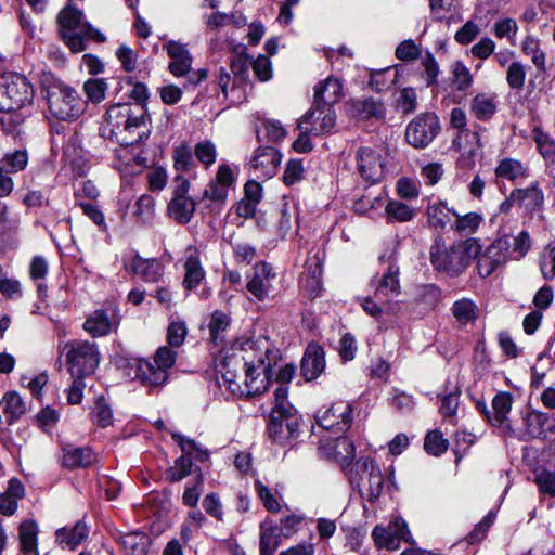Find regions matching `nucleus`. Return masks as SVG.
I'll use <instances>...</instances> for the list:
<instances>
[{
    "instance_id": "f257e3e1",
    "label": "nucleus",
    "mask_w": 555,
    "mask_h": 555,
    "mask_svg": "<svg viewBox=\"0 0 555 555\" xmlns=\"http://www.w3.org/2000/svg\"><path fill=\"white\" fill-rule=\"evenodd\" d=\"M276 361L278 350L267 337L260 336L235 341L216 367L230 392L254 397L268 389L270 371Z\"/></svg>"
},
{
    "instance_id": "f03ea898",
    "label": "nucleus",
    "mask_w": 555,
    "mask_h": 555,
    "mask_svg": "<svg viewBox=\"0 0 555 555\" xmlns=\"http://www.w3.org/2000/svg\"><path fill=\"white\" fill-rule=\"evenodd\" d=\"M107 121L122 145H133L147 137L150 118L140 104H116L107 109Z\"/></svg>"
},
{
    "instance_id": "7ed1b4c3",
    "label": "nucleus",
    "mask_w": 555,
    "mask_h": 555,
    "mask_svg": "<svg viewBox=\"0 0 555 555\" xmlns=\"http://www.w3.org/2000/svg\"><path fill=\"white\" fill-rule=\"evenodd\" d=\"M60 36L74 53L86 50L87 42H104L105 36L83 18V13L73 5L65 7L57 15Z\"/></svg>"
},
{
    "instance_id": "20e7f679",
    "label": "nucleus",
    "mask_w": 555,
    "mask_h": 555,
    "mask_svg": "<svg viewBox=\"0 0 555 555\" xmlns=\"http://www.w3.org/2000/svg\"><path fill=\"white\" fill-rule=\"evenodd\" d=\"M480 250L481 245L475 237L459 241L448 249L436 243L430 248V260L438 271L459 275L477 258Z\"/></svg>"
},
{
    "instance_id": "39448f33",
    "label": "nucleus",
    "mask_w": 555,
    "mask_h": 555,
    "mask_svg": "<svg viewBox=\"0 0 555 555\" xmlns=\"http://www.w3.org/2000/svg\"><path fill=\"white\" fill-rule=\"evenodd\" d=\"M63 351L70 376H89L94 373L100 363L96 344L88 340L68 341L64 345Z\"/></svg>"
},
{
    "instance_id": "423d86ee",
    "label": "nucleus",
    "mask_w": 555,
    "mask_h": 555,
    "mask_svg": "<svg viewBox=\"0 0 555 555\" xmlns=\"http://www.w3.org/2000/svg\"><path fill=\"white\" fill-rule=\"evenodd\" d=\"M49 109L60 120H76L86 108L85 101L70 87L60 85L49 91Z\"/></svg>"
},
{
    "instance_id": "0eeeda50",
    "label": "nucleus",
    "mask_w": 555,
    "mask_h": 555,
    "mask_svg": "<svg viewBox=\"0 0 555 555\" xmlns=\"http://www.w3.org/2000/svg\"><path fill=\"white\" fill-rule=\"evenodd\" d=\"M348 475L351 483L365 490L370 500L380 494L384 479L379 466L373 459H360L348 472Z\"/></svg>"
},
{
    "instance_id": "6e6552de",
    "label": "nucleus",
    "mask_w": 555,
    "mask_h": 555,
    "mask_svg": "<svg viewBox=\"0 0 555 555\" xmlns=\"http://www.w3.org/2000/svg\"><path fill=\"white\" fill-rule=\"evenodd\" d=\"M34 89L23 75H12L7 78L0 89V111H18L29 104Z\"/></svg>"
},
{
    "instance_id": "1a4fd4ad",
    "label": "nucleus",
    "mask_w": 555,
    "mask_h": 555,
    "mask_svg": "<svg viewBox=\"0 0 555 555\" xmlns=\"http://www.w3.org/2000/svg\"><path fill=\"white\" fill-rule=\"evenodd\" d=\"M301 426V417L296 411H272L268 424L269 437L278 444L287 446L298 438Z\"/></svg>"
},
{
    "instance_id": "9d476101",
    "label": "nucleus",
    "mask_w": 555,
    "mask_h": 555,
    "mask_svg": "<svg viewBox=\"0 0 555 555\" xmlns=\"http://www.w3.org/2000/svg\"><path fill=\"white\" fill-rule=\"evenodd\" d=\"M439 118L434 113L417 115L406 127L405 139L415 149L426 147L440 131Z\"/></svg>"
},
{
    "instance_id": "9b49d317",
    "label": "nucleus",
    "mask_w": 555,
    "mask_h": 555,
    "mask_svg": "<svg viewBox=\"0 0 555 555\" xmlns=\"http://www.w3.org/2000/svg\"><path fill=\"white\" fill-rule=\"evenodd\" d=\"M511 238L501 236L494 240L477 256V272L481 278L491 275L498 268L506 263L509 258Z\"/></svg>"
},
{
    "instance_id": "f8f14e48",
    "label": "nucleus",
    "mask_w": 555,
    "mask_h": 555,
    "mask_svg": "<svg viewBox=\"0 0 555 555\" xmlns=\"http://www.w3.org/2000/svg\"><path fill=\"white\" fill-rule=\"evenodd\" d=\"M336 125V113L331 105L313 103L312 108L298 121V129L322 135L330 133Z\"/></svg>"
},
{
    "instance_id": "ddd939ff",
    "label": "nucleus",
    "mask_w": 555,
    "mask_h": 555,
    "mask_svg": "<svg viewBox=\"0 0 555 555\" xmlns=\"http://www.w3.org/2000/svg\"><path fill=\"white\" fill-rule=\"evenodd\" d=\"M173 196L168 204L169 216L180 224H186L195 211V202L188 196L190 182L182 176L173 180Z\"/></svg>"
},
{
    "instance_id": "4468645a",
    "label": "nucleus",
    "mask_w": 555,
    "mask_h": 555,
    "mask_svg": "<svg viewBox=\"0 0 555 555\" xmlns=\"http://www.w3.org/2000/svg\"><path fill=\"white\" fill-rule=\"evenodd\" d=\"M372 538L377 547L396 551L402 541H410V531L404 519L396 516L386 527L375 526L372 530Z\"/></svg>"
},
{
    "instance_id": "2eb2a0df",
    "label": "nucleus",
    "mask_w": 555,
    "mask_h": 555,
    "mask_svg": "<svg viewBox=\"0 0 555 555\" xmlns=\"http://www.w3.org/2000/svg\"><path fill=\"white\" fill-rule=\"evenodd\" d=\"M356 160L357 170L364 180L378 182L384 177L385 160L376 150L360 147L356 153Z\"/></svg>"
},
{
    "instance_id": "dca6fc26",
    "label": "nucleus",
    "mask_w": 555,
    "mask_h": 555,
    "mask_svg": "<svg viewBox=\"0 0 555 555\" xmlns=\"http://www.w3.org/2000/svg\"><path fill=\"white\" fill-rule=\"evenodd\" d=\"M119 321L120 318L114 308H101L87 317L83 330L92 337H103L115 331Z\"/></svg>"
},
{
    "instance_id": "f3484780",
    "label": "nucleus",
    "mask_w": 555,
    "mask_h": 555,
    "mask_svg": "<svg viewBox=\"0 0 555 555\" xmlns=\"http://www.w3.org/2000/svg\"><path fill=\"white\" fill-rule=\"evenodd\" d=\"M281 159L279 150L273 146H261L254 152L249 167L258 178L268 179L276 173Z\"/></svg>"
},
{
    "instance_id": "a211bd4d",
    "label": "nucleus",
    "mask_w": 555,
    "mask_h": 555,
    "mask_svg": "<svg viewBox=\"0 0 555 555\" xmlns=\"http://www.w3.org/2000/svg\"><path fill=\"white\" fill-rule=\"evenodd\" d=\"M276 273L266 262H259L254 267V274L247 283V289L257 299L264 300L274 291Z\"/></svg>"
},
{
    "instance_id": "6ab92c4d",
    "label": "nucleus",
    "mask_w": 555,
    "mask_h": 555,
    "mask_svg": "<svg viewBox=\"0 0 555 555\" xmlns=\"http://www.w3.org/2000/svg\"><path fill=\"white\" fill-rule=\"evenodd\" d=\"M352 412L350 403H335L319 417V424L325 429L345 433L351 426Z\"/></svg>"
},
{
    "instance_id": "aec40b11",
    "label": "nucleus",
    "mask_w": 555,
    "mask_h": 555,
    "mask_svg": "<svg viewBox=\"0 0 555 555\" xmlns=\"http://www.w3.org/2000/svg\"><path fill=\"white\" fill-rule=\"evenodd\" d=\"M128 374L131 378L140 379L142 384L149 386H162L168 378V373L156 365L154 361L143 359H134Z\"/></svg>"
},
{
    "instance_id": "412c9836",
    "label": "nucleus",
    "mask_w": 555,
    "mask_h": 555,
    "mask_svg": "<svg viewBox=\"0 0 555 555\" xmlns=\"http://www.w3.org/2000/svg\"><path fill=\"white\" fill-rule=\"evenodd\" d=\"M164 48L171 59L168 66L170 73L176 77L185 76L192 67V56L186 47L179 41L170 40Z\"/></svg>"
},
{
    "instance_id": "4be33fe9",
    "label": "nucleus",
    "mask_w": 555,
    "mask_h": 555,
    "mask_svg": "<svg viewBox=\"0 0 555 555\" xmlns=\"http://www.w3.org/2000/svg\"><path fill=\"white\" fill-rule=\"evenodd\" d=\"M495 180L520 183L529 177V168L522 162L512 157L502 158L494 169Z\"/></svg>"
},
{
    "instance_id": "5701e85b",
    "label": "nucleus",
    "mask_w": 555,
    "mask_h": 555,
    "mask_svg": "<svg viewBox=\"0 0 555 555\" xmlns=\"http://www.w3.org/2000/svg\"><path fill=\"white\" fill-rule=\"evenodd\" d=\"M127 270L145 282L154 283L163 275V267L156 259H145L134 255L125 263Z\"/></svg>"
},
{
    "instance_id": "b1692460",
    "label": "nucleus",
    "mask_w": 555,
    "mask_h": 555,
    "mask_svg": "<svg viewBox=\"0 0 555 555\" xmlns=\"http://www.w3.org/2000/svg\"><path fill=\"white\" fill-rule=\"evenodd\" d=\"M347 111L350 116L362 120L370 118H383L385 115L383 102L373 98L350 100L347 103Z\"/></svg>"
},
{
    "instance_id": "393cba45",
    "label": "nucleus",
    "mask_w": 555,
    "mask_h": 555,
    "mask_svg": "<svg viewBox=\"0 0 555 555\" xmlns=\"http://www.w3.org/2000/svg\"><path fill=\"white\" fill-rule=\"evenodd\" d=\"M325 369V352L318 344H309L301 360V373L306 380L315 379Z\"/></svg>"
},
{
    "instance_id": "a878e982",
    "label": "nucleus",
    "mask_w": 555,
    "mask_h": 555,
    "mask_svg": "<svg viewBox=\"0 0 555 555\" xmlns=\"http://www.w3.org/2000/svg\"><path fill=\"white\" fill-rule=\"evenodd\" d=\"M96 462V454L88 447H63L62 463L69 469L87 468Z\"/></svg>"
},
{
    "instance_id": "bb28decb",
    "label": "nucleus",
    "mask_w": 555,
    "mask_h": 555,
    "mask_svg": "<svg viewBox=\"0 0 555 555\" xmlns=\"http://www.w3.org/2000/svg\"><path fill=\"white\" fill-rule=\"evenodd\" d=\"M186 253L188 255L183 264L184 278L182 284L185 289L191 291L202 283L206 273L202 266L198 251L190 247Z\"/></svg>"
},
{
    "instance_id": "cd10ccee",
    "label": "nucleus",
    "mask_w": 555,
    "mask_h": 555,
    "mask_svg": "<svg viewBox=\"0 0 555 555\" xmlns=\"http://www.w3.org/2000/svg\"><path fill=\"white\" fill-rule=\"evenodd\" d=\"M344 96L343 83L338 78L327 77L314 88V102L323 105L338 103Z\"/></svg>"
},
{
    "instance_id": "c85d7f7f",
    "label": "nucleus",
    "mask_w": 555,
    "mask_h": 555,
    "mask_svg": "<svg viewBox=\"0 0 555 555\" xmlns=\"http://www.w3.org/2000/svg\"><path fill=\"white\" fill-rule=\"evenodd\" d=\"M25 495L24 485L17 478H11L7 490L0 494V513L12 516L18 507V501Z\"/></svg>"
},
{
    "instance_id": "c756f323",
    "label": "nucleus",
    "mask_w": 555,
    "mask_h": 555,
    "mask_svg": "<svg viewBox=\"0 0 555 555\" xmlns=\"http://www.w3.org/2000/svg\"><path fill=\"white\" fill-rule=\"evenodd\" d=\"M498 111V99L494 93L480 92L470 100V113L482 121L490 120Z\"/></svg>"
},
{
    "instance_id": "7c9ffc66",
    "label": "nucleus",
    "mask_w": 555,
    "mask_h": 555,
    "mask_svg": "<svg viewBox=\"0 0 555 555\" xmlns=\"http://www.w3.org/2000/svg\"><path fill=\"white\" fill-rule=\"evenodd\" d=\"M282 533L279 531V526L267 517L260 525L259 533V548L260 553L274 554L281 544Z\"/></svg>"
},
{
    "instance_id": "2f4dec72",
    "label": "nucleus",
    "mask_w": 555,
    "mask_h": 555,
    "mask_svg": "<svg viewBox=\"0 0 555 555\" xmlns=\"http://www.w3.org/2000/svg\"><path fill=\"white\" fill-rule=\"evenodd\" d=\"M513 199H517V204L527 210L534 211L542 207L544 194L539 182H534L528 188L514 189Z\"/></svg>"
},
{
    "instance_id": "473e14b6",
    "label": "nucleus",
    "mask_w": 555,
    "mask_h": 555,
    "mask_svg": "<svg viewBox=\"0 0 555 555\" xmlns=\"http://www.w3.org/2000/svg\"><path fill=\"white\" fill-rule=\"evenodd\" d=\"M451 312L461 326H466L477 320L479 308L473 299L463 297L454 301Z\"/></svg>"
},
{
    "instance_id": "72a5a7b5",
    "label": "nucleus",
    "mask_w": 555,
    "mask_h": 555,
    "mask_svg": "<svg viewBox=\"0 0 555 555\" xmlns=\"http://www.w3.org/2000/svg\"><path fill=\"white\" fill-rule=\"evenodd\" d=\"M399 268L396 266H390L388 270L384 273L379 285L377 286L374 297L383 301L384 298L397 296L400 293V283H399Z\"/></svg>"
},
{
    "instance_id": "f704fd0d",
    "label": "nucleus",
    "mask_w": 555,
    "mask_h": 555,
    "mask_svg": "<svg viewBox=\"0 0 555 555\" xmlns=\"http://www.w3.org/2000/svg\"><path fill=\"white\" fill-rule=\"evenodd\" d=\"M521 51L530 57L538 72H546V54L541 47L540 39L531 35L526 36L521 42Z\"/></svg>"
},
{
    "instance_id": "c9c22d12",
    "label": "nucleus",
    "mask_w": 555,
    "mask_h": 555,
    "mask_svg": "<svg viewBox=\"0 0 555 555\" xmlns=\"http://www.w3.org/2000/svg\"><path fill=\"white\" fill-rule=\"evenodd\" d=\"M513 397L509 392L502 391L492 399L493 415L489 417L492 426H503L507 421V415L512 410Z\"/></svg>"
},
{
    "instance_id": "e433bc0d",
    "label": "nucleus",
    "mask_w": 555,
    "mask_h": 555,
    "mask_svg": "<svg viewBox=\"0 0 555 555\" xmlns=\"http://www.w3.org/2000/svg\"><path fill=\"white\" fill-rule=\"evenodd\" d=\"M88 535L86 525L77 522L73 528H61L56 531V542L63 547L75 550Z\"/></svg>"
},
{
    "instance_id": "4c0bfd02",
    "label": "nucleus",
    "mask_w": 555,
    "mask_h": 555,
    "mask_svg": "<svg viewBox=\"0 0 555 555\" xmlns=\"http://www.w3.org/2000/svg\"><path fill=\"white\" fill-rule=\"evenodd\" d=\"M1 403L3 404V413L9 424L16 422L26 412V405L23 399L15 391L7 392Z\"/></svg>"
},
{
    "instance_id": "58836bf2",
    "label": "nucleus",
    "mask_w": 555,
    "mask_h": 555,
    "mask_svg": "<svg viewBox=\"0 0 555 555\" xmlns=\"http://www.w3.org/2000/svg\"><path fill=\"white\" fill-rule=\"evenodd\" d=\"M172 438L179 444L183 454L191 461L194 459L197 462L204 463L209 460V452L194 440L185 438L181 434H172Z\"/></svg>"
},
{
    "instance_id": "ea45409f",
    "label": "nucleus",
    "mask_w": 555,
    "mask_h": 555,
    "mask_svg": "<svg viewBox=\"0 0 555 555\" xmlns=\"http://www.w3.org/2000/svg\"><path fill=\"white\" fill-rule=\"evenodd\" d=\"M385 215L388 222H408L414 218L415 211L406 204L392 199L385 206Z\"/></svg>"
},
{
    "instance_id": "a19ab883",
    "label": "nucleus",
    "mask_w": 555,
    "mask_h": 555,
    "mask_svg": "<svg viewBox=\"0 0 555 555\" xmlns=\"http://www.w3.org/2000/svg\"><path fill=\"white\" fill-rule=\"evenodd\" d=\"M450 211L456 218L451 227L457 233H474L483 220L478 212H467L461 216L456 210Z\"/></svg>"
},
{
    "instance_id": "79ce46f5",
    "label": "nucleus",
    "mask_w": 555,
    "mask_h": 555,
    "mask_svg": "<svg viewBox=\"0 0 555 555\" xmlns=\"http://www.w3.org/2000/svg\"><path fill=\"white\" fill-rule=\"evenodd\" d=\"M417 106V93L412 87H405L395 94V107L403 114H411Z\"/></svg>"
},
{
    "instance_id": "37998d69",
    "label": "nucleus",
    "mask_w": 555,
    "mask_h": 555,
    "mask_svg": "<svg viewBox=\"0 0 555 555\" xmlns=\"http://www.w3.org/2000/svg\"><path fill=\"white\" fill-rule=\"evenodd\" d=\"M38 525L34 520H25L20 525L18 539L21 548L38 550Z\"/></svg>"
},
{
    "instance_id": "c03bdc74",
    "label": "nucleus",
    "mask_w": 555,
    "mask_h": 555,
    "mask_svg": "<svg viewBox=\"0 0 555 555\" xmlns=\"http://www.w3.org/2000/svg\"><path fill=\"white\" fill-rule=\"evenodd\" d=\"M286 137V130L280 121L263 119L257 130L258 140L267 139L271 142H280Z\"/></svg>"
},
{
    "instance_id": "a18cd8bd",
    "label": "nucleus",
    "mask_w": 555,
    "mask_h": 555,
    "mask_svg": "<svg viewBox=\"0 0 555 555\" xmlns=\"http://www.w3.org/2000/svg\"><path fill=\"white\" fill-rule=\"evenodd\" d=\"M450 210L446 202H438L429 205L426 210L428 223L436 229H443L449 220Z\"/></svg>"
},
{
    "instance_id": "49530a36",
    "label": "nucleus",
    "mask_w": 555,
    "mask_h": 555,
    "mask_svg": "<svg viewBox=\"0 0 555 555\" xmlns=\"http://www.w3.org/2000/svg\"><path fill=\"white\" fill-rule=\"evenodd\" d=\"M28 164V154L25 150H16L3 155L0 166L10 173L23 171Z\"/></svg>"
},
{
    "instance_id": "de8ad7c7",
    "label": "nucleus",
    "mask_w": 555,
    "mask_h": 555,
    "mask_svg": "<svg viewBox=\"0 0 555 555\" xmlns=\"http://www.w3.org/2000/svg\"><path fill=\"white\" fill-rule=\"evenodd\" d=\"M125 555H146L147 537L141 533H129L122 538Z\"/></svg>"
},
{
    "instance_id": "09e8293b",
    "label": "nucleus",
    "mask_w": 555,
    "mask_h": 555,
    "mask_svg": "<svg viewBox=\"0 0 555 555\" xmlns=\"http://www.w3.org/2000/svg\"><path fill=\"white\" fill-rule=\"evenodd\" d=\"M192 462L183 453L167 469L166 477L170 482H179L192 473Z\"/></svg>"
},
{
    "instance_id": "8fccbe9b",
    "label": "nucleus",
    "mask_w": 555,
    "mask_h": 555,
    "mask_svg": "<svg viewBox=\"0 0 555 555\" xmlns=\"http://www.w3.org/2000/svg\"><path fill=\"white\" fill-rule=\"evenodd\" d=\"M203 485L204 479L201 469H197L196 478L193 482H189L185 486L183 495H182V503L191 508H194L197 506V503L199 501L202 491H203Z\"/></svg>"
},
{
    "instance_id": "3c124183",
    "label": "nucleus",
    "mask_w": 555,
    "mask_h": 555,
    "mask_svg": "<svg viewBox=\"0 0 555 555\" xmlns=\"http://www.w3.org/2000/svg\"><path fill=\"white\" fill-rule=\"evenodd\" d=\"M399 73L393 68H386L371 75L370 85L378 92L389 89L398 80Z\"/></svg>"
},
{
    "instance_id": "603ef678",
    "label": "nucleus",
    "mask_w": 555,
    "mask_h": 555,
    "mask_svg": "<svg viewBox=\"0 0 555 555\" xmlns=\"http://www.w3.org/2000/svg\"><path fill=\"white\" fill-rule=\"evenodd\" d=\"M255 491L262 502L264 508L270 513H279L282 505L278 496L260 480L255 481Z\"/></svg>"
},
{
    "instance_id": "864d4df0",
    "label": "nucleus",
    "mask_w": 555,
    "mask_h": 555,
    "mask_svg": "<svg viewBox=\"0 0 555 555\" xmlns=\"http://www.w3.org/2000/svg\"><path fill=\"white\" fill-rule=\"evenodd\" d=\"M230 317L220 310L212 312L208 324L209 334L215 344L222 339L221 334L229 327Z\"/></svg>"
},
{
    "instance_id": "5fc2aeb1",
    "label": "nucleus",
    "mask_w": 555,
    "mask_h": 555,
    "mask_svg": "<svg viewBox=\"0 0 555 555\" xmlns=\"http://www.w3.org/2000/svg\"><path fill=\"white\" fill-rule=\"evenodd\" d=\"M527 76L526 66L519 62H512L506 70V81L511 89L520 90L525 85Z\"/></svg>"
},
{
    "instance_id": "6e6d98bb",
    "label": "nucleus",
    "mask_w": 555,
    "mask_h": 555,
    "mask_svg": "<svg viewBox=\"0 0 555 555\" xmlns=\"http://www.w3.org/2000/svg\"><path fill=\"white\" fill-rule=\"evenodd\" d=\"M449 442L442 437L438 430L429 431L424 440V448L428 454L438 456L444 453L448 449Z\"/></svg>"
},
{
    "instance_id": "4d7b16f0",
    "label": "nucleus",
    "mask_w": 555,
    "mask_h": 555,
    "mask_svg": "<svg viewBox=\"0 0 555 555\" xmlns=\"http://www.w3.org/2000/svg\"><path fill=\"white\" fill-rule=\"evenodd\" d=\"M354 455L356 447L349 439L344 437L337 440L334 456L344 468L351 464Z\"/></svg>"
},
{
    "instance_id": "13d9d810",
    "label": "nucleus",
    "mask_w": 555,
    "mask_h": 555,
    "mask_svg": "<svg viewBox=\"0 0 555 555\" xmlns=\"http://www.w3.org/2000/svg\"><path fill=\"white\" fill-rule=\"evenodd\" d=\"M107 90V83L104 79L91 78L83 85V91L89 101L100 103L104 100Z\"/></svg>"
},
{
    "instance_id": "bf43d9fd",
    "label": "nucleus",
    "mask_w": 555,
    "mask_h": 555,
    "mask_svg": "<svg viewBox=\"0 0 555 555\" xmlns=\"http://www.w3.org/2000/svg\"><path fill=\"white\" fill-rule=\"evenodd\" d=\"M517 31V22L511 17L501 18L493 25V33L495 37L499 39L507 38L511 43H514Z\"/></svg>"
},
{
    "instance_id": "052dcab7",
    "label": "nucleus",
    "mask_w": 555,
    "mask_h": 555,
    "mask_svg": "<svg viewBox=\"0 0 555 555\" xmlns=\"http://www.w3.org/2000/svg\"><path fill=\"white\" fill-rule=\"evenodd\" d=\"M155 201L151 195H141L134 205V216L142 222H147L154 216Z\"/></svg>"
},
{
    "instance_id": "680f3d73",
    "label": "nucleus",
    "mask_w": 555,
    "mask_h": 555,
    "mask_svg": "<svg viewBox=\"0 0 555 555\" xmlns=\"http://www.w3.org/2000/svg\"><path fill=\"white\" fill-rule=\"evenodd\" d=\"M188 328L183 321H171L167 328V343L171 348L181 347L185 340Z\"/></svg>"
},
{
    "instance_id": "e2e57ef3",
    "label": "nucleus",
    "mask_w": 555,
    "mask_h": 555,
    "mask_svg": "<svg viewBox=\"0 0 555 555\" xmlns=\"http://www.w3.org/2000/svg\"><path fill=\"white\" fill-rule=\"evenodd\" d=\"M91 418L94 424L102 428L108 427L113 424L112 410L103 399H99L95 402L94 410L91 413Z\"/></svg>"
},
{
    "instance_id": "0e129e2a",
    "label": "nucleus",
    "mask_w": 555,
    "mask_h": 555,
    "mask_svg": "<svg viewBox=\"0 0 555 555\" xmlns=\"http://www.w3.org/2000/svg\"><path fill=\"white\" fill-rule=\"evenodd\" d=\"M196 158L206 167H210L217 159V150L212 142H199L194 147Z\"/></svg>"
},
{
    "instance_id": "69168bd1",
    "label": "nucleus",
    "mask_w": 555,
    "mask_h": 555,
    "mask_svg": "<svg viewBox=\"0 0 555 555\" xmlns=\"http://www.w3.org/2000/svg\"><path fill=\"white\" fill-rule=\"evenodd\" d=\"M511 238V249L509 257L513 259L522 258L527 251L530 249L531 242L529 237V233L527 231H521L517 236L509 237Z\"/></svg>"
},
{
    "instance_id": "338daca9",
    "label": "nucleus",
    "mask_w": 555,
    "mask_h": 555,
    "mask_svg": "<svg viewBox=\"0 0 555 555\" xmlns=\"http://www.w3.org/2000/svg\"><path fill=\"white\" fill-rule=\"evenodd\" d=\"M452 74L453 82L457 90L464 91L472 86L473 76L469 69L462 62H455L452 65Z\"/></svg>"
},
{
    "instance_id": "774afa93",
    "label": "nucleus",
    "mask_w": 555,
    "mask_h": 555,
    "mask_svg": "<svg viewBox=\"0 0 555 555\" xmlns=\"http://www.w3.org/2000/svg\"><path fill=\"white\" fill-rule=\"evenodd\" d=\"M397 194L404 199H414L420 195V183L411 178L402 177L396 184Z\"/></svg>"
}]
</instances>
